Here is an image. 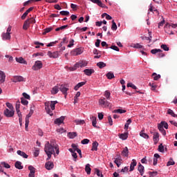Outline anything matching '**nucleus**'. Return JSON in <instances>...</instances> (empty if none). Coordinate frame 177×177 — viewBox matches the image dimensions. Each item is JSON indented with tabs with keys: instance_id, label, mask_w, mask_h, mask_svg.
<instances>
[{
	"instance_id": "nucleus-41",
	"label": "nucleus",
	"mask_w": 177,
	"mask_h": 177,
	"mask_svg": "<svg viewBox=\"0 0 177 177\" xmlns=\"http://www.w3.org/2000/svg\"><path fill=\"white\" fill-rule=\"evenodd\" d=\"M162 52V50L161 49H157V48H155V49H152L151 50V53H152V55H156V53H160Z\"/></svg>"
},
{
	"instance_id": "nucleus-57",
	"label": "nucleus",
	"mask_w": 177,
	"mask_h": 177,
	"mask_svg": "<svg viewBox=\"0 0 177 177\" xmlns=\"http://www.w3.org/2000/svg\"><path fill=\"white\" fill-rule=\"evenodd\" d=\"M158 151H160V153H164V146L162 145V144H160L158 146Z\"/></svg>"
},
{
	"instance_id": "nucleus-16",
	"label": "nucleus",
	"mask_w": 177,
	"mask_h": 177,
	"mask_svg": "<svg viewBox=\"0 0 177 177\" xmlns=\"http://www.w3.org/2000/svg\"><path fill=\"white\" fill-rule=\"evenodd\" d=\"M93 3H96L98 5V6H100V8H106V5L103 4L100 0H91Z\"/></svg>"
},
{
	"instance_id": "nucleus-63",
	"label": "nucleus",
	"mask_w": 177,
	"mask_h": 177,
	"mask_svg": "<svg viewBox=\"0 0 177 177\" xmlns=\"http://www.w3.org/2000/svg\"><path fill=\"white\" fill-rule=\"evenodd\" d=\"M6 106L8 109H10V110H12L13 111V105H12V104L7 102Z\"/></svg>"
},
{
	"instance_id": "nucleus-13",
	"label": "nucleus",
	"mask_w": 177,
	"mask_h": 177,
	"mask_svg": "<svg viewBox=\"0 0 177 177\" xmlns=\"http://www.w3.org/2000/svg\"><path fill=\"white\" fill-rule=\"evenodd\" d=\"M153 140L155 145L158 143V140H160V134L157 132L153 133Z\"/></svg>"
},
{
	"instance_id": "nucleus-5",
	"label": "nucleus",
	"mask_w": 177,
	"mask_h": 177,
	"mask_svg": "<svg viewBox=\"0 0 177 177\" xmlns=\"http://www.w3.org/2000/svg\"><path fill=\"white\" fill-rule=\"evenodd\" d=\"M11 81L12 82H26V80H24V77H23L22 76H13L12 78H11Z\"/></svg>"
},
{
	"instance_id": "nucleus-11",
	"label": "nucleus",
	"mask_w": 177,
	"mask_h": 177,
	"mask_svg": "<svg viewBox=\"0 0 177 177\" xmlns=\"http://www.w3.org/2000/svg\"><path fill=\"white\" fill-rule=\"evenodd\" d=\"M28 169L30 171V173L28 174L29 177H35V169L32 165H30L28 167Z\"/></svg>"
},
{
	"instance_id": "nucleus-12",
	"label": "nucleus",
	"mask_w": 177,
	"mask_h": 177,
	"mask_svg": "<svg viewBox=\"0 0 177 177\" xmlns=\"http://www.w3.org/2000/svg\"><path fill=\"white\" fill-rule=\"evenodd\" d=\"M64 116H61L59 118L55 119L54 124H56V125H62L63 122H64Z\"/></svg>"
},
{
	"instance_id": "nucleus-6",
	"label": "nucleus",
	"mask_w": 177,
	"mask_h": 177,
	"mask_svg": "<svg viewBox=\"0 0 177 177\" xmlns=\"http://www.w3.org/2000/svg\"><path fill=\"white\" fill-rule=\"evenodd\" d=\"M32 115V113L29 112V113L26 115L25 119V129L26 131H28V124H30V118Z\"/></svg>"
},
{
	"instance_id": "nucleus-61",
	"label": "nucleus",
	"mask_w": 177,
	"mask_h": 177,
	"mask_svg": "<svg viewBox=\"0 0 177 177\" xmlns=\"http://www.w3.org/2000/svg\"><path fill=\"white\" fill-rule=\"evenodd\" d=\"M110 49H113V50H116V52H120V48L117 47V46H111Z\"/></svg>"
},
{
	"instance_id": "nucleus-3",
	"label": "nucleus",
	"mask_w": 177,
	"mask_h": 177,
	"mask_svg": "<svg viewBox=\"0 0 177 177\" xmlns=\"http://www.w3.org/2000/svg\"><path fill=\"white\" fill-rule=\"evenodd\" d=\"M100 106H102V107H111V103H110L104 97H101L99 100L98 102Z\"/></svg>"
},
{
	"instance_id": "nucleus-60",
	"label": "nucleus",
	"mask_w": 177,
	"mask_h": 177,
	"mask_svg": "<svg viewBox=\"0 0 177 177\" xmlns=\"http://www.w3.org/2000/svg\"><path fill=\"white\" fill-rule=\"evenodd\" d=\"M24 99H28V100H30V95L27 94L26 93H23Z\"/></svg>"
},
{
	"instance_id": "nucleus-45",
	"label": "nucleus",
	"mask_w": 177,
	"mask_h": 177,
	"mask_svg": "<svg viewBox=\"0 0 177 177\" xmlns=\"http://www.w3.org/2000/svg\"><path fill=\"white\" fill-rule=\"evenodd\" d=\"M21 104H24V106H27V104H28V101L24 97H21Z\"/></svg>"
},
{
	"instance_id": "nucleus-52",
	"label": "nucleus",
	"mask_w": 177,
	"mask_h": 177,
	"mask_svg": "<svg viewBox=\"0 0 177 177\" xmlns=\"http://www.w3.org/2000/svg\"><path fill=\"white\" fill-rule=\"evenodd\" d=\"M1 165H2L3 167H4V168H6V169L10 168V165L6 163V162H1Z\"/></svg>"
},
{
	"instance_id": "nucleus-8",
	"label": "nucleus",
	"mask_w": 177,
	"mask_h": 177,
	"mask_svg": "<svg viewBox=\"0 0 177 177\" xmlns=\"http://www.w3.org/2000/svg\"><path fill=\"white\" fill-rule=\"evenodd\" d=\"M83 50L81 48H75L71 52L72 56H78V55H81Z\"/></svg>"
},
{
	"instance_id": "nucleus-40",
	"label": "nucleus",
	"mask_w": 177,
	"mask_h": 177,
	"mask_svg": "<svg viewBox=\"0 0 177 177\" xmlns=\"http://www.w3.org/2000/svg\"><path fill=\"white\" fill-rule=\"evenodd\" d=\"M128 147H126L125 149L122 151V156H124V157H128Z\"/></svg>"
},
{
	"instance_id": "nucleus-56",
	"label": "nucleus",
	"mask_w": 177,
	"mask_h": 177,
	"mask_svg": "<svg viewBox=\"0 0 177 177\" xmlns=\"http://www.w3.org/2000/svg\"><path fill=\"white\" fill-rule=\"evenodd\" d=\"M149 86H151V91H155L156 88H157V86H156V84H154V83L150 82V83L149 84Z\"/></svg>"
},
{
	"instance_id": "nucleus-19",
	"label": "nucleus",
	"mask_w": 177,
	"mask_h": 177,
	"mask_svg": "<svg viewBox=\"0 0 177 177\" xmlns=\"http://www.w3.org/2000/svg\"><path fill=\"white\" fill-rule=\"evenodd\" d=\"M45 167L48 171H50V169H53V162L48 161L45 164Z\"/></svg>"
},
{
	"instance_id": "nucleus-25",
	"label": "nucleus",
	"mask_w": 177,
	"mask_h": 177,
	"mask_svg": "<svg viewBox=\"0 0 177 177\" xmlns=\"http://www.w3.org/2000/svg\"><path fill=\"white\" fill-rule=\"evenodd\" d=\"M77 132L68 133V138H69V139H74V138H77Z\"/></svg>"
},
{
	"instance_id": "nucleus-9",
	"label": "nucleus",
	"mask_w": 177,
	"mask_h": 177,
	"mask_svg": "<svg viewBox=\"0 0 177 177\" xmlns=\"http://www.w3.org/2000/svg\"><path fill=\"white\" fill-rule=\"evenodd\" d=\"M4 115H6V117H8V118H10V117H13V115H15V111L12 110H9L8 109H6L4 111Z\"/></svg>"
},
{
	"instance_id": "nucleus-42",
	"label": "nucleus",
	"mask_w": 177,
	"mask_h": 177,
	"mask_svg": "<svg viewBox=\"0 0 177 177\" xmlns=\"http://www.w3.org/2000/svg\"><path fill=\"white\" fill-rule=\"evenodd\" d=\"M29 27H30V24L28 23V21H25L23 26L24 30H28Z\"/></svg>"
},
{
	"instance_id": "nucleus-1",
	"label": "nucleus",
	"mask_w": 177,
	"mask_h": 177,
	"mask_svg": "<svg viewBox=\"0 0 177 177\" xmlns=\"http://www.w3.org/2000/svg\"><path fill=\"white\" fill-rule=\"evenodd\" d=\"M55 150L56 153L55 152ZM44 151L46 154H47V160H50L52 158V154L53 156H59V153H60V151L59 150V145L57 144L47 142L44 146Z\"/></svg>"
},
{
	"instance_id": "nucleus-2",
	"label": "nucleus",
	"mask_w": 177,
	"mask_h": 177,
	"mask_svg": "<svg viewBox=\"0 0 177 177\" xmlns=\"http://www.w3.org/2000/svg\"><path fill=\"white\" fill-rule=\"evenodd\" d=\"M10 31H12V26H9L8 28H7V31L6 33H3L1 35L2 37V39L3 41H8L9 39H10L11 37H10Z\"/></svg>"
},
{
	"instance_id": "nucleus-53",
	"label": "nucleus",
	"mask_w": 177,
	"mask_h": 177,
	"mask_svg": "<svg viewBox=\"0 0 177 177\" xmlns=\"http://www.w3.org/2000/svg\"><path fill=\"white\" fill-rule=\"evenodd\" d=\"M59 15H61L62 16H69L70 15V12H68V11H61L59 12Z\"/></svg>"
},
{
	"instance_id": "nucleus-44",
	"label": "nucleus",
	"mask_w": 177,
	"mask_h": 177,
	"mask_svg": "<svg viewBox=\"0 0 177 177\" xmlns=\"http://www.w3.org/2000/svg\"><path fill=\"white\" fill-rule=\"evenodd\" d=\"M111 30H113V31L117 30V24H115V21H114V20L112 21Z\"/></svg>"
},
{
	"instance_id": "nucleus-62",
	"label": "nucleus",
	"mask_w": 177,
	"mask_h": 177,
	"mask_svg": "<svg viewBox=\"0 0 177 177\" xmlns=\"http://www.w3.org/2000/svg\"><path fill=\"white\" fill-rule=\"evenodd\" d=\"M82 145H88L89 143V140L88 139H84L81 141Z\"/></svg>"
},
{
	"instance_id": "nucleus-64",
	"label": "nucleus",
	"mask_w": 177,
	"mask_h": 177,
	"mask_svg": "<svg viewBox=\"0 0 177 177\" xmlns=\"http://www.w3.org/2000/svg\"><path fill=\"white\" fill-rule=\"evenodd\" d=\"M35 157H38L39 156V149H36L34 152Z\"/></svg>"
},
{
	"instance_id": "nucleus-28",
	"label": "nucleus",
	"mask_w": 177,
	"mask_h": 177,
	"mask_svg": "<svg viewBox=\"0 0 177 177\" xmlns=\"http://www.w3.org/2000/svg\"><path fill=\"white\" fill-rule=\"evenodd\" d=\"M91 171H92V169H91V165L87 164L85 167V171L86 172L87 175H91Z\"/></svg>"
},
{
	"instance_id": "nucleus-49",
	"label": "nucleus",
	"mask_w": 177,
	"mask_h": 177,
	"mask_svg": "<svg viewBox=\"0 0 177 177\" xmlns=\"http://www.w3.org/2000/svg\"><path fill=\"white\" fill-rule=\"evenodd\" d=\"M160 48L163 49V50H165L166 52H168V50H169V47H168V46H167L166 44H162L160 46Z\"/></svg>"
},
{
	"instance_id": "nucleus-54",
	"label": "nucleus",
	"mask_w": 177,
	"mask_h": 177,
	"mask_svg": "<svg viewBox=\"0 0 177 177\" xmlns=\"http://www.w3.org/2000/svg\"><path fill=\"white\" fill-rule=\"evenodd\" d=\"M164 128H165V129H168V123L165 121H162L160 123Z\"/></svg>"
},
{
	"instance_id": "nucleus-10",
	"label": "nucleus",
	"mask_w": 177,
	"mask_h": 177,
	"mask_svg": "<svg viewBox=\"0 0 177 177\" xmlns=\"http://www.w3.org/2000/svg\"><path fill=\"white\" fill-rule=\"evenodd\" d=\"M47 55L49 57H53V59H57V57H59V52L57 51L53 53L48 51Z\"/></svg>"
},
{
	"instance_id": "nucleus-17",
	"label": "nucleus",
	"mask_w": 177,
	"mask_h": 177,
	"mask_svg": "<svg viewBox=\"0 0 177 177\" xmlns=\"http://www.w3.org/2000/svg\"><path fill=\"white\" fill-rule=\"evenodd\" d=\"M45 106L47 114H49V115L52 117V115H53V113L52 112V111H50V108L49 107V102H46Z\"/></svg>"
},
{
	"instance_id": "nucleus-20",
	"label": "nucleus",
	"mask_w": 177,
	"mask_h": 177,
	"mask_svg": "<svg viewBox=\"0 0 177 177\" xmlns=\"http://www.w3.org/2000/svg\"><path fill=\"white\" fill-rule=\"evenodd\" d=\"M138 162H136V160L133 159L132 160V162L130 165V172H132V171H133V169H135V167H136Z\"/></svg>"
},
{
	"instance_id": "nucleus-59",
	"label": "nucleus",
	"mask_w": 177,
	"mask_h": 177,
	"mask_svg": "<svg viewBox=\"0 0 177 177\" xmlns=\"http://www.w3.org/2000/svg\"><path fill=\"white\" fill-rule=\"evenodd\" d=\"M16 111H20V101L17 102L15 105Z\"/></svg>"
},
{
	"instance_id": "nucleus-58",
	"label": "nucleus",
	"mask_w": 177,
	"mask_h": 177,
	"mask_svg": "<svg viewBox=\"0 0 177 177\" xmlns=\"http://www.w3.org/2000/svg\"><path fill=\"white\" fill-rule=\"evenodd\" d=\"M127 87L128 88H132L133 89H138V87H136V86H135V84H132V83H129L127 84Z\"/></svg>"
},
{
	"instance_id": "nucleus-18",
	"label": "nucleus",
	"mask_w": 177,
	"mask_h": 177,
	"mask_svg": "<svg viewBox=\"0 0 177 177\" xmlns=\"http://www.w3.org/2000/svg\"><path fill=\"white\" fill-rule=\"evenodd\" d=\"M138 171L140 172L141 176H143V174H145V167L140 163L138 165Z\"/></svg>"
},
{
	"instance_id": "nucleus-51",
	"label": "nucleus",
	"mask_w": 177,
	"mask_h": 177,
	"mask_svg": "<svg viewBox=\"0 0 177 177\" xmlns=\"http://www.w3.org/2000/svg\"><path fill=\"white\" fill-rule=\"evenodd\" d=\"M78 67H80V65H78V64H75L74 66L70 67L69 70L70 71H75V70L78 68Z\"/></svg>"
},
{
	"instance_id": "nucleus-7",
	"label": "nucleus",
	"mask_w": 177,
	"mask_h": 177,
	"mask_svg": "<svg viewBox=\"0 0 177 177\" xmlns=\"http://www.w3.org/2000/svg\"><path fill=\"white\" fill-rule=\"evenodd\" d=\"M59 91L63 93V95H65V97H67V91H68V88H67V85L66 84H62L59 87Z\"/></svg>"
},
{
	"instance_id": "nucleus-23",
	"label": "nucleus",
	"mask_w": 177,
	"mask_h": 177,
	"mask_svg": "<svg viewBox=\"0 0 177 177\" xmlns=\"http://www.w3.org/2000/svg\"><path fill=\"white\" fill-rule=\"evenodd\" d=\"M17 153L18 156H21V157H23L24 158H28V155L25 152L21 151V150H18Z\"/></svg>"
},
{
	"instance_id": "nucleus-43",
	"label": "nucleus",
	"mask_w": 177,
	"mask_h": 177,
	"mask_svg": "<svg viewBox=\"0 0 177 177\" xmlns=\"http://www.w3.org/2000/svg\"><path fill=\"white\" fill-rule=\"evenodd\" d=\"M56 104H57V101H51L50 102V107L51 110H55V106H56Z\"/></svg>"
},
{
	"instance_id": "nucleus-47",
	"label": "nucleus",
	"mask_w": 177,
	"mask_h": 177,
	"mask_svg": "<svg viewBox=\"0 0 177 177\" xmlns=\"http://www.w3.org/2000/svg\"><path fill=\"white\" fill-rule=\"evenodd\" d=\"M170 165H175V162L173 158H170L167 163V167H169Z\"/></svg>"
},
{
	"instance_id": "nucleus-35",
	"label": "nucleus",
	"mask_w": 177,
	"mask_h": 177,
	"mask_svg": "<svg viewBox=\"0 0 177 177\" xmlns=\"http://www.w3.org/2000/svg\"><path fill=\"white\" fill-rule=\"evenodd\" d=\"M104 96L106 97V99L107 100H110V98H111V93H110V91H106L104 92Z\"/></svg>"
},
{
	"instance_id": "nucleus-21",
	"label": "nucleus",
	"mask_w": 177,
	"mask_h": 177,
	"mask_svg": "<svg viewBox=\"0 0 177 177\" xmlns=\"http://www.w3.org/2000/svg\"><path fill=\"white\" fill-rule=\"evenodd\" d=\"M84 74H86V75H88V77H91V75H92V74H93V73H95V70L93 69H85L84 71Z\"/></svg>"
},
{
	"instance_id": "nucleus-27",
	"label": "nucleus",
	"mask_w": 177,
	"mask_h": 177,
	"mask_svg": "<svg viewBox=\"0 0 177 177\" xmlns=\"http://www.w3.org/2000/svg\"><path fill=\"white\" fill-rule=\"evenodd\" d=\"M113 113H115L118 114H124V113H127V110L118 109L113 110Z\"/></svg>"
},
{
	"instance_id": "nucleus-50",
	"label": "nucleus",
	"mask_w": 177,
	"mask_h": 177,
	"mask_svg": "<svg viewBox=\"0 0 177 177\" xmlns=\"http://www.w3.org/2000/svg\"><path fill=\"white\" fill-rule=\"evenodd\" d=\"M26 21H28V23L29 24V25H30V24H35V19H34L33 17L28 19L26 20Z\"/></svg>"
},
{
	"instance_id": "nucleus-36",
	"label": "nucleus",
	"mask_w": 177,
	"mask_h": 177,
	"mask_svg": "<svg viewBox=\"0 0 177 177\" xmlns=\"http://www.w3.org/2000/svg\"><path fill=\"white\" fill-rule=\"evenodd\" d=\"M52 30H53V27L46 28V29L44 30L43 35H46V34H48V32H50Z\"/></svg>"
},
{
	"instance_id": "nucleus-32",
	"label": "nucleus",
	"mask_w": 177,
	"mask_h": 177,
	"mask_svg": "<svg viewBox=\"0 0 177 177\" xmlns=\"http://www.w3.org/2000/svg\"><path fill=\"white\" fill-rule=\"evenodd\" d=\"M59 87L57 86H54L51 90L52 95H56L59 92Z\"/></svg>"
},
{
	"instance_id": "nucleus-30",
	"label": "nucleus",
	"mask_w": 177,
	"mask_h": 177,
	"mask_svg": "<svg viewBox=\"0 0 177 177\" xmlns=\"http://www.w3.org/2000/svg\"><path fill=\"white\" fill-rule=\"evenodd\" d=\"M90 118H91V121H92V125H93V127H94V128H96V127H97L96 124H97V120H96V117H95V116H91Z\"/></svg>"
},
{
	"instance_id": "nucleus-46",
	"label": "nucleus",
	"mask_w": 177,
	"mask_h": 177,
	"mask_svg": "<svg viewBox=\"0 0 177 177\" xmlns=\"http://www.w3.org/2000/svg\"><path fill=\"white\" fill-rule=\"evenodd\" d=\"M167 114H169V115H171V117H177V115L174 113V111H172L171 109L167 110Z\"/></svg>"
},
{
	"instance_id": "nucleus-33",
	"label": "nucleus",
	"mask_w": 177,
	"mask_h": 177,
	"mask_svg": "<svg viewBox=\"0 0 177 177\" xmlns=\"http://www.w3.org/2000/svg\"><path fill=\"white\" fill-rule=\"evenodd\" d=\"M140 136H141L142 138H144V139H149V135L145 133V130H142L140 131Z\"/></svg>"
},
{
	"instance_id": "nucleus-29",
	"label": "nucleus",
	"mask_w": 177,
	"mask_h": 177,
	"mask_svg": "<svg viewBox=\"0 0 177 177\" xmlns=\"http://www.w3.org/2000/svg\"><path fill=\"white\" fill-rule=\"evenodd\" d=\"M119 138L122 140H127V139H128V133H124L120 134Z\"/></svg>"
},
{
	"instance_id": "nucleus-37",
	"label": "nucleus",
	"mask_w": 177,
	"mask_h": 177,
	"mask_svg": "<svg viewBox=\"0 0 177 177\" xmlns=\"http://www.w3.org/2000/svg\"><path fill=\"white\" fill-rule=\"evenodd\" d=\"M106 77L108 80H113V78H114V73L113 72H109L106 73Z\"/></svg>"
},
{
	"instance_id": "nucleus-38",
	"label": "nucleus",
	"mask_w": 177,
	"mask_h": 177,
	"mask_svg": "<svg viewBox=\"0 0 177 177\" xmlns=\"http://www.w3.org/2000/svg\"><path fill=\"white\" fill-rule=\"evenodd\" d=\"M97 66L99 67V68H104V67H106V63L100 62L97 63Z\"/></svg>"
},
{
	"instance_id": "nucleus-22",
	"label": "nucleus",
	"mask_w": 177,
	"mask_h": 177,
	"mask_svg": "<svg viewBox=\"0 0 177 177\" xmlns=\"http://www.w3.org/2000/svg\"><path fill=\"white\" fill-rule=\"evenodd\" d=\"M98 146H99V143L97 142V141L93 142V144H92L91 151H97V147Z\"/></svg>"
},
{
	"instance_id": "nucleus-34",
	"label": "nucleus",
	"mask_w": 177,
	"mask_h": 177,
	"mask_svg": "<svg viewBox=\"0 0 177 177\" xmlns=\"http://www.w3.org/2000/svg\"><path fill=\"white\" fill-rule=\"evenodd\" d=\"M152 77H153L154 81H158L160 80V78H161V75H158L157 73H153L152 74Z\"/></svg>"
},
{
	"instance_id": "nucleus-4",
	"label": "nucleus",
	"mask_w": 177,
	"mask_h": 177,
	"mask_svg": "<svg viewBox=\"0 0 177 177\" xmlns=\"http://www.w3.org/2000/svg\"><path fill=\"white\" fill-rule=\"evenodd\" d=\"M32 68L34 71H37V70H41L42 68V62L41 61H36L35 64L32 66Z\"/></svg>"
},
{
	"instance_id": "nucleus-14",
	"label": "nucleus",
	"mask_w": 177,
	"mask_h": 177,
	"mask_svg": "<svg viewBox=\"0 0 177 177\" xmlns=\"http://www.w3.org/2000/svg\"><path fill=\"white\" fill-rule=\"evenodd\" d=\"M171 28V25L169 24H166L165 26V32H167V34H169V35H174V32L172 30L169 32V29Z\"/></svg>"
},
{
	"instance_id": "nucleus-24",
	"label": "nucleus",
	"mask_w": 177,
	"mask_h": 177,
	"mask_svg": "<svg viewBox=\"0 0 177 177\" xmlns=\"http://www.w3.org/2000/svg\"><path fill=\"white\" fill-rule=\"evenodd\" d=\"M16 62H17V63H21L22 64H27V62H26V60H24V59L23 57H16L15 58Z\"/></svg>"
},
{
	"instance_id": "nucleus-31",
	"label": "nucleus",
	"mask_w": 177,
	"mask_h": 177,
	"mask_svg": "<svg viewBox=\"0 0 177 177\" xmlns=\"http://www.w3.org/2000/svg\"><path fill=\"white\" fill-rule=\"evenodd\" d=\"M15 168L17 169H23V165H21V162L17 161L15 164Z\"/></svg>"
},
{
	"instance_id": "nucleus-55",
	"label": "nucleus",
	"mask_w": 177,
	"mask_h": 177,
	"mask_svg": "<svg viewBox=\"0 0 177 177\" xmlns=\"http://www.w3.org/2000/svg\"><path fill=\"white\" fill-rule=\"evenodd\" d=\"M132 47L136 48V49H140L143 48V46L140 45V44H133Z\"/></svg>"
},
{
	"instance_id": "nucleus-26",
	"label": "nucleus",
	"mask_w": 177,
	"mask_h": 177,
	"mask_svg": "<svg viewBox=\"0 0 177 177\" xmlns=\"http://www.w3.org/2000/svg\"><path fill=\"white\" fill-rule=\"evenodd\" d=\"M85 84H86V82H82L78 83L74 87L75 91H78V89H80V88H81V86H84V85H85Z\"/></svg>"
},
{
	"instance_id": "nucleus-39",
	"label": "nucleus",
	"mask_w": 177,
	"mask_h": 177,
	"mask_svg": "<svg viewBox=\"0 0 177 177\" xmlns=\"http://www.w3.org/2000/svg\"><path fill=\"white\" fill-rule=\"evenodd\" d=\"M66 28H68V25H64L59 28H57L55 31H63V30H66Z\"/></svg>"
},
{
	"instance_id": "nucleus-48",
	"label": "nucleus",
	"mask_w": 177,
	"mask_h": 177,
	"mask_svg": "<svg viewBox=\"0 0 177 177\" xmlns=\"http://www.w3.org/2000/svg\"><path fill=\"white\" fill-rule=\"evenodd\" d=\"M121 161L122 160L120 158H116L115 159V164H116L117 167H120V165H121Z\"/></svg>"
},
{
	"instance_id": "nucleus-15",
	"label": "nucleus",
	"mask_w": 177,
	"mask_h": 177,
	"mask_svg": "<svg viewBox=\"0 0 177 177\" xmlns=\"http://www.w3.org/2000/svg\"><path fill=\"white\" fill-rule=\"evenodd\" d=\"M6 78V75H5V72L0 71V84H3V82H5Z\"/></svg>"
}]
</instances>
